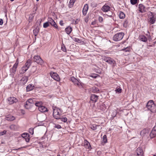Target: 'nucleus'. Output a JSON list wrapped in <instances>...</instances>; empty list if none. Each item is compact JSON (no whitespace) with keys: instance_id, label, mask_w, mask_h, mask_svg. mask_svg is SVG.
<instances>
[{"instance_id":"nucleus-1","label":"nucleus","mask_w":156,"mask_h":156,"mask_svg":"<svg viewBox=\"0 0 156 156\" xmlns=\"http://www.w3.org/2000/svg\"><path fill=\"white\" fill-rule=\"evenodd\" d=\"M146 108L151 112L154 113L156 112V107L155 104L153 101H150L147 103Z\"/></svg>"},{"instance_id":"nucleus-2","label":"nucleus","mask_w":156,"mask_h":156,"mask_svg":"<svg viewBox=\"0 0 156 156\" xmlns=\"http://www.w3.org/2000/svg\"><path fill=\"white\" fill-rule=\"evenodd\" d=\"M53 115L54 118L56 119H59L61 112L60 109L56 107H53Z\"/></svg>"},{"instance_id":"nucleus-3","label":"nucleus","mask_w":156,"mask_h":156,"mask_svg":"<svg viewBox=\"0 0 156 156\" xmlns=\"http://www.w3.org/2000/svg\"><path fill=\"white\" fill-rule=\"evenodd\" d=\"M34 105V102L33 99L30 98L27 100L24 105L25 108L27 109H30Z\"/></svg>"},{"instance_id":"nucleus-4","label":"nucleus","mask_w":156,"mask_h":156,"mask_svg":"<svg viewBox=\"0 0 156 156\" xmlns=\"http://www.w3.org/2000/svg\"><path fill=\"white\" fill-rule=\"evenodd\" d=\"M124 35L123 33H118L115 34L113 37V40L115 41H117L121 40Z\"/></svg>"},{"instance_id":"nucleus-5","label":"nucleus","mask_w":156,"mask_h":156,"mask_svg":"<svg viewBox=\"0 0 156 156\" xmlns=\"http://www.w3.org/2000/svg\"><path fill=\"white\" fill-rule=\"evenodd\" d=\"M34 62H37V64L41 66L44 65V61L40 56L38 55H35L34 57Z\"/></svg>"},{"instance_id":"nucleus-6","label":"nucleus","mask_w":156,"mask_h":156,"mask_svg":"<svg viewBox=\"0 0 156 156\" xmlns=\"http://www.w3.org/2000/svg\"><path fill=\"white\" fill-rule=\"evenodd\" d=\"M149 15L150 16L149 17V22L151 24H154L156 20V16L153 15L152 12H150Z\"/></svg>"},{"instance_id":"nucleus-7","label":"nucleus","mask_w":156,"mask_h":156,"mask_svg":"<svg viewBox=\"0 0 156 156\" xmlns=\"http://www.w3.org/2000/svg\"><path fill=\"white\" fill-rule=\"evenodd\" d=\"M104 61L110 64H113L114 65L115 61L112 58L110 57H105L104 58Z\"/></svg>"},{"instance_id":"nucleus-8","label":"nucleus","mask_w":156,"mask_h":156,"mask_svg":"<svg viewBox=\"0 0 156 156\" xmlns=\"http://www.w3.org/2000/svg\"><path fill=\"white\" fill-rule=\"evenodd\" d=\"M138 8L139 12L141 13L145 12L146 11L147 9L143 4H139L138 5Z\"/></svg>"},{"instance_id":"nucleus-9","label":"nucleus","mask_w":156,"mask_h":156,"mask_svg":"<svg viewBox=\"0 0 156 156\" xmlns=\"http://www.w3.org/2000/svg\"><path fill=\"white\" fill-rule=\"evenodd\" d=\"M156 136V126H155L152 129L150 134V136L151 139L155 138Z\"/></svg>"},{"instance_id":"nucleus-10","label":"nucleus","mask_w":156,"mask_h":156,"mask_svg":"<svg viewBox=\"0 0 156 156\" xmlns=\"http://www.w3.org/2000/svg\"><path fill=\"white\" fill-rule=\"evenodd\" d=\"M28 80V77L27 76L23 77L20 80V83L22 85L25 84Z\"/></svg>"},{"instance_id":"nucleus-11","label":"nucleus","mask_w":156,"mask_h":156,"mask_svg":"<svg viewBox=\"0 0 156 156\" xmlns=\"http://www.w3.org/2000/svg\"><path fill=\"white\" fill-rule=\"evenodd\" d=\"M50 75L52 78L54 80L57 81H58L60 80V78L57 73H53L52 74L51 73Z\"/></svg>"},{"instance_id":"nucleus-12","label":"nucleus","mask_w":156,"mask_h":156,"mask_svg":"<svg viewBox=\"0 0 156 156\" xmlns=\"http://www.w3.org/2000/svg\"><path fill=\"white\" fill-rule=\"evenodd\" d=\"M136 156H143V152L141 147L138 148L136 150Z\"/></svg>"},{"instance_id":"nucleus-13","label":"nucleus","mask_w":156,"mask_h":156,"mask_svg":"<svg viewBox=\"0 0 156 156\" xmlns=\"http://www.w3.org/2000/svg\"><path fill=\"white\" fill-rule=\"evenodd\" d=\"M29 136V134L27 133H24L22 134V137L27 142H28L30 140Z\"/></svg>"},{"instance_id":"nucleus-14","label":"nucleus","mask_w":156,"mask_h":156,"mask_svg":"<svg viewBox=\"0 0 156 156\" xmlns=\"http://www.w3.org/2000/svg\"><path fill=\"white\" fill-rule=\"evenodd\" d=\"M18 63H19L18 61H17L12 67V75L13 76V77L14 75L15 74L16 70V68L18 66Z\"/></svg>"},{"instance_id":"nucleus-15","label":"nucleus","mask_w":156,"mask_h":156,"mask_svg":"<svg viewBox=\"0 0 156 156\" xmlns=\"http://www.w3.org/2000/svg\"><path fill=\"white\" fill-rule=\"evenodd\" d=\"M88 9V5L87 4H86L84 5L82 10L83 14V15L85 16L86 15Z\"/></svg>"},{"instance_id":"nucleus-16","label":"nucleus","mask_w":156,"mask_h":156,"mask_svg":"<svg viewBox=\"0 0 156 156\" xmlns=\"http://www.w3.org/2000/svg\"><path fill=\"white\" fill-rule=\"evenodd\" d=\"M110 7L106 4H105L102 8L101 10L104 12H106L110 11Z\"/></svg>"},{"instance_id":"nucleus-17","label":"nucleus","mask_w":156,"mask_h":156,"mask_svg":"<svg viewBox=\"0 0 156 156\" xmlns=\"http://www.w3.org/2000/svg\"><path fill=\"white\" fill-rule=\"evenodd\" d=\"M149 133V130L148 129H144L140 132V134L141 136H144L147 135Z\"/></svg>"},{"instance_id":"nucleus-18","label":"nucleus","mask_w":156,"mask_h":156,"mask_svg":"<svg viewBox=\"0 0 156 156\" xmlns=\"http://www.w3.org/2000/svg\"><path fill=\"white\" fill-rule=\"evenodd\" d=\"M34 88V86L33 84H29L26 87V91L28 92L32 90Z\"/></svg>"},{"instance_id":"nucleus-19","label":"nucleus","mask_w":156,"mask_h":156,"mask_svg":"<svg viewBox=\"0 0 156 156\" xmlns=\"http://www.w3.org/2000/svg\"><path fill=\"white\" fill-rule=\"evenodd\" d=\"M98 98V96L94 94H93L91 95L90 100L94 102H95L97 101Z\"/></svg>"},{"instance_id":"nucleus-20","label":"nucleus","mask_w":156,"mask_h":156,"mask_svg":"<svg viewBox=\"0 0 156 156\" xmlns=\"http://www.w3.org/2000/svg\"><path fill=\"white\" fill-rule=\"evenodd\" d=\"M38 109L42 112H44L48 111L47 108L44 106L42 105L41 107L38 108Z\"/></svg>"},{"instance_id":"nucleus-21","label":"nucleus","mask_w":156,"mask_h":156,"mask_svg":"<svg viewBox=\"0 0 156 156\" xmlns=\"http://www.w3.org/2000/svg\"><path fill=\"white\" fill-rule=\"evenodd\" d=\"M31 64V60L29 59L28 60L26 63L25 64V66H23L24 67L27 68L28 69Z\"/></svg>"},{"instance_id":"nucleus-22","label":"nucleus","mask_w":156,"mask_h":156,"mask_svg":"<svg viewBox=\"0 0 156 156\" xmlns=\"http://www.w3.org/2000/svg\"><path fill=\"white\" fill-rule=\"evenodd\" d=\"M84 145L85 148L87 149H90L91 148L90 144L89 142L86 140L84 141Z\"/></svg>"},{"instance_id":"nucleus-23","label":"nucleus","mask_w":156,"mask_h":156,"mask_svg":"<svg viewBox=\"0 0 156 156\" xmlns=\"http://www.w3.org/2000/svg\"><path fill=\"white\" fill-rule=\"evenodd\" d=\"M18 101V100L14 97H10V104L16 103Z\"/></svg>"},{"instance_id":"nucleus-24","label":"nucleus","mask_w":156,"mask_h":156,"mask_svg":"<svg viewBox=\"0 0 156 156\" xmlns=\"http://www.w3.org/2000/svg\"><path fill=\"white\" fill-rule=\"evenodd\" d=\"M65 31L67 34H69L72 31V28L71 27H68L65 29Z\"/></svg>"},{"instance_id":"nucleus-25","label":"nucleus","mask_w":156,"mask_h":156,"mask_svg":"<svg viewBox=\"0 0 156 156\" xmlns=\"http://www.w3.org/2000/svg\"><path fill=\"white\" fill-rule=\"evenodd\" d=\"M27 68H26L24 67H22L21 69L20 70L19 72L20 74H22L25 73V72L27 70Z\"/></svg>"},{"instance_id":"nucleus-26","label":"nucleus","mask_w":156,"mask_h":156,"mask_svg":"<svg viewBox=\"0 0 156 156\" xmlns=\"http://www.w3.org/2000/svg\"><path fill=\"white\" fill-rule=\"evenodd\" d=\"M119 16L120 19H123L125 17V16L124 13L120 11L119 12Z\"/></svg>"},{"instance_id":"nucleus-27","label":"nucleus","mask_w":156,"mask_h":156,"mask_svg":"<svg viewBox=\"0 0 156 156\" xmlns=\"http://www.w3.org/2000/svg\"><path fill=\"white\" fill-rule=\"evenodd\" d=\"M140 39L141 41L144 42L147 41V38L145 36H141L140 37Z\"/></svg>"},{"instance_id":"nucleus-28","label":"nucleus","mask_w":156,"mask_h":156,"mask_svg":"<svg viewBox=\"0 0 156 156\" xmlns=\"http://www.w3.org/2000/svg\"><path fill=\"white\" fill-rule=\"evenodd\" d=\"M73 83L75 85H76L78 87H80L81 86V84L76 79L75 81H74V82H73Z\"/></svg>"},{"instance_id":"nucleus-29","label":"nucleus","mask_w":156,"mask_h":156,"mask_svg":"<svg viewBox=\"0 0 156 156\" xmlns=\"http://www.w3.org/2000/svg\"><path fill=\"white\" fill-rule=\"evenodd\" d=\"M42 102H37L34 103V104L38 108L41 107L42 106Z\"/></svg>"},{"instance_id":"nucleus-30","label":"nucleus","mask_w":156,"mask_h":156,"mask_svg":"<svg viewBox=\"0 0 156 156\" xmlns=\"http://www.w3.org/2000/svg\"><path fill=\"white\" fill-rule=\"evenodd\" d=\"M39 32V30L38 29H36L34 30H33V33L34 35H35V36H37V35L38 34V33Z\"/></svg>"},{"instance_id":"nucleus-31","label":"nucleus","mask_w":156,"mask_h":156,"mask_svg":"<svg viewBox=\"0 0 156 156\" xmlns=\"http://www.w3.org/2000/svg\"><path fill=\"white\" fill-rule=\"evenodd\" d=\"M103 142L105 143L107 142V136L106 135H105L102 138Z\"/></svg>"},{"instance_id":"nucleus-32","label":"nucleus","mask_w":156,"mask_h":156,"mask_svg":"<svg viewBox=\"0 0 156 156\" xmlns=\"http://www.w3.org/2000/svg\"><path fill=\"white\" fill-rule=\"evenodd\" d=\"M122 50L125 51V52H129L131 51V49L129 47H127L122 49Z\"/></svg>"},{"instance_id":"nucleus-33","label":"nucleus","mask_w":156,"mask_h":156,"mask_svg":"<svg viewBox=\"0 0 156 156\" xmlns=\"http://www.w3.org/2000/svg\"><path fill=\"white\" fill-rule=\"evenodd\" d=\"M115 91L116 92L120 93L122 92V89L120 87H119L116 88Z\"/></svg>"},{"instance_id":"nucleus-34","label":"nucleus","mask_w":156,"mask_h":156,"mask_svg":"<svg viewBox=\"0 0 156 156\" xmlns=\"http://www.w3.org/2000/svg\"><path fill=\"white\" fill-rule=\"evenodd\" d=\"M117 113V111L116 110L113 111V112L112 113V116L113 118H114L116 116Z\"/></svg>"},{"instance_id":"nucleus-35","label":"nucleus","mask_w":156,"mask_h":156,"mask_svg":"<svg viewBox=\"0 0 156 156\" xmlns=\"http://www.w3.org/2000/svg\"><path fill=\"white\" fill-rule=\"evenodd\" d=\"M52 26L54 27L55 28L58 29V27L55 22L54 21L51 24Z\"/></svg>"},{"instance_id":"nucleus-36","label":"nucleus","mask_w":156,"mask_h":156,"mask_svg":"<svg viewBox=\"0 0 156 156\" xmlns=\"http://www.w3.org/2000/svg\"><path fill=\"white\" fill-rule=\"evenodd\" d=\"M74 41L78 43H81L82 42V41L81 39H78L77 38H75L74 39Z\"/></svg>"},{"instance_id":"nucleus-37","label":"nucleus","mask_w":156,"mask_h":156,"mask_svg":"<svg viewBox=\"0 0 156 156\" xmlns=\"http://www.w3.org/2000/svg\"><path fill=\"white\" fill-rule=\"evenodd\" d=\"M97 126H98L95 125H93L91 126V128L93 130H95L97 129Z\"/></svg>"},{"instance_id":"nucleus-38","label":"nucleus","mask_w":156,"mask_h":156,"mask_svg":"<svg viewBox=\"0 0 156 156\" xmlns=\"http://www.w3.org/2000/svg\"><path fill=\"white\" fill-rule=\"evenodd\" d=\"M49 26V22H47L44 23L43 24V27L45 28H46Z\"/></svg>"},{"instance_id":"nucleus-39","label":"nucleus","mask_w":156,"mask_h":156,"mask_svg":"<svg viewBox=\"0 0 156 156\" xmlns=\"http://www.w3.org/2000/svg\"><path fill=\"white\" fill-rule=\"evenodd\" d=\"M59 119H60L63 122H66L67 121V119L66 117L62 118H61L60 117Z\"/></svg>"},{"instance_id":"nucleus-40","label":"nucleus","mask_w":156,"mask_h":156,"mask_svg":"<svg viewBox=\"0 0 156 156\" xmlns=\"http://www.w3.org/2000/svg\"><path fill=\"white\" fill-rule=\"evenodd\" d=\"M54 21L51 18H49L48 19V22H49V23L51 24Z\"/></svg>"},{"instance_id":"nucleus-41","label":"nucleus","mask_w":156,"mask_h":156,"mask_svg":"<svg viewBox=\"0 0 156 156\" xmlns=\"http://www.w3.org/2000/svg\"><path fill=\"white\" fill-rule=\"evenodd\" d=\"M29 133L31 135H33L34 134V129L31 128L29 129Z\"/></svg>"},{"instance_id":"nucleus-42","label":"nucleus","mask_w":156,"mask_h":156,"mask_svg":"<svg viewBox=\"0 0 156 156\" xmlns=\"http://www.w3.org/2000/svg\"><path fill=\"white\" fill-rule=\"evenodd\" d=\"M137 0H130V2L132 4L135 5L136 3Z\"/></svg>"},{"instance_id":"nucleus-43","label":"nucleus","mask_w":156,"mask_h":156,"mask_svg":"<svg viewBox=\"0 0 156 156\" xmlns=\"http://www.w3.org/2000/svg\"><path fill=\"white\" fill-rule=\"evenodd\" d=\"M61 49L62 50L64 51V52H66V49L65 47V46L64 45H62L61 46Z\"/></svg>"},{"instance_id":"nucleus-44","label":"nucleus","mask_w":156,"mask_h":156,"mask_svg":"<svg viewBox=\"0 0 156 156\" xmlns=\"http://www.w3.org/2000/svg\"><path fill=\"white\" fill-rule=\"evenodd\" d=\"M34 14H30L29 16V20H32L33 17H34Z\"/></svg>"},{"instance_id":"nucleus-45","label":"nucleus","mask_w":156,"mask_h":156,"mask_svg":"<svg viewBox=\"0 0 156 156\" xmlns=\"http://www.w3.org/2000/svg\"><path fill=\"white\" fill-rule=\"evenodd\" d=\"M10 129H16V126L15 125H11L10 126Z\"/></svg>"},{"instance_id":"nucleus-46","label":"nucleus","mask_w":156,"mask_h":156,"mask_svg":"<svg viewBox=\"0 0 156 156\" xmlns=\"http://www.w3.org/2000/svg\"><path fill=\"white\" fill-rule=\"evenodd\" d=\"M90 76L93 78H96L97 76V75L96 74H93L90 75Z\"/></svg>"},{"instance_id":"nucleus-47","label":"nucleus","mask_w":156,"mask_h":156,"mask_svg":"<svg viewBox=\"0 0 156 156\" xmlns=\"http://www.w3.org/2000/svg\"><path fill=\"white\" fill-rule=\"evenodd\" d=\"M75 1V0H70L69 3L71 6H73Z\"/></svg>"},{"instance_id":"nucleus-48","label":"nucleus","mask_w":156,"mask_h":156,"mask_svg":"<svg viewBox=\"0 0 156 156\" xmlns=\"http://www.w3.org/2000/svg\"><path fill=\"white\" fill-rule=\"evenodd\" d=\"M6 133V131L5 130H4L3 131L0 132V135L2 136L5 134Z\"/></svg>"},{"instance_id":"nucleus-49","label":"nucleus","mask_w":156,"mask_h":156,"mask_svg":"<svg viewBox=\"0 0 156 156\" xmlns=\"http://www.w3.org/2000/svg\"><path fill=\"white\" fill-rule=\"evenodd\" d=\"M55 127L58 129H60L61 128V126L59 124L55 125Z\"/></svg>"},{"instance_id":"nucleus-50","label":"nucleus","mask_w":156,"mask_h":156,"mask_svg":"<svg viewBox=\"0 0 156 156\" xmlns=\"http://www.w3.org/2000/svg\"><path fill=\"white\" fill-rule=\"evenodd\" d=\"M98 20L100 22H102L103 21V19L101 16H99L98 18Z\"/></svg>"},{"instance_id":"nucleus-51","label":"nucleus","mask_w":156,"mask_h":156,"mask_svg":"<svg viewBox=\"0 0 156 156\" xmlns=\"http://www.w3.org/2000/svg\"><path fill=\"white\" fill-rule=\"evenodd\" d=\"M76 79L73 77H72L70 78V80L73 83Z\"/></svg>"},{"instance_id":"nucleus-52","label":"nucleus","mask_w":156,"mask_h":156,"mask_svg":"<svg viewBox=\"0 0 156 156\" xmlns=\"http://www.w3.org/2000/svg\"><path fill=\"white\" fill-rule=\"evenodd\" d=\"M88 18L89 17L87 16L84 19V21L86 23H87L88 21Z\"/></svg>"},{"instance_id":"nucleus-53","label":"nucleus","mask_w":156,"mask_h":156,"mask_svg":"<svg viewBox=\"0 0 156 156\" xmlns=\"http://www.w3.org/2000/svg\"><path fill=\"white\" fill-rule=\"evenodd\" d=\"M15 119V117L14 116H10V121L14 120Z\"/></svg>"},{"instance_id":"nucleus-54","label":"nucleus","mask_w":156,"mask_h":156,"mask_svg":"<svg viewBox=\"0 0 156 156\" xmlns=\"http://www.w3.org/2000/svg\"><path fill=\"white\" fill-rule=\"evenodd\" d=\"M112 12H111L110 13H109V14H105V15L107 16H111L112 15Z\"/></svg>"},{"instance_id":"nucleus-55","label":"nucleus","mask_w":156,"mask_h":156,"mask_svg":"<svg viewBox=\"0 0 156 156\" xmlns=\"http://www.w3.org/2000/svg\"><path fill=\"white\" fill-rule=\"evenodd\" d=\"M3 23V20L1 19H0V25H2Z\"/></svg>"},{"instance_id":"nucleus-56","label":"nucleus","mask_w":156,"mask_h":156,"mask_svg":"<svg viewBox=\"0 0 156 156\" xmlns=\"http://www.w3.org/2000/svg\"><path fill=\"white\" fill-rule=\"evenodd\" d=\"M59 24L61 26H63L64 23H63V21L62 20L60 21L59 22Z\"/></svg>"},{"instance_id":"nucleus-57","label":"nucleus","mask_w":156,"mask_h":156,"mask_svg":"<svg viewBox=\"0 0 156 156\" xmlns=\"http://www.w3.org/2000/svg\"><path fill=\"white\" fill-rule=\"evenodd\" d=\"M79 20L78 19H77L75 21V22H74V23L75 24H77L79 22Z\"/></svg>"},{"instance_id":"nucleus-58","label":"nucleus","mask_w":156,"mask_h":156,"mask_svg":"<svg viewBox=\"0 0 156 156\" xmlns=\"http://www.w3.org/2000/svg\"><path fill=\"white\" fill-rule=\"evenodd\" d=\"M34 11L33 13L32 14H34H34L35 13L36 10H37V8H35Z\"/></svg>"},{"instance_id":"nucleus-59","label":"nucleus","mask_w":156,"mask_h":156,"mask_svg":"<svg viewBox=\"0 0 156 156\" xmlns=\"http://www.w3.org/2000/svg\"><path fill=\"white\" fill-rule=\"evenodd\" d=\"M21 113L23 115L25 114V112L23 110H21Z\"/></svg>"},{"instance_id":"nucleus-60","label":"nucleus","mask_w":156,"mask_h":156,"mask_svg":"<svg viewBox=\"0 0 156 156\" xmlns=\"http://www.w3.org/2000/svg\"><path fill=\"white\" fill-rule=\"evenodd\" d=\"M153 142L154 143H156V137L154 139Z\"/></svg>"},{"instance_id":"nucleus-61","label":"nucleus","mask_w":156,"mask_h":156,"mask_svg":"<svg viewBox=\"0 0 156 156\" xmlns=\"http://www.w3.org/2000/svg\"><path fill=\"white\" fill-rule=\"evenodd\" d=\"M32 69H35V70H36L37 69V68L33 66L32 68Z\"/></svg>"},{"instance_id":"nucleus-62","label":"nucleus","mask_w":156,"mask_h":156,"mask_svg":"<svg viewBox=\"0 0 156 156\" xmlns=\"http://www.w3.org/2000/svg\"><path fill=\"white\" fill-rule=\"evenodd\" d=\"M95 23V22H93L91 23V24L92 25H94V24Z\"/></svg>"},{"instance_id":"nucleus-63","label":"nucleus","mask_w":156,"mask_h":156,"mask_svg":"<svg viewBox=\"0 0 156 156\" xmlns=\"http://www.w3.org/2000/svg\"><path fill=\"white\" fill-rule=\"evenodd\" d=\"M153 156H156V153L153 155Z\"/></svg>"},{"instance_id":"nucleus-64","label":"nucleus","mask_w":156,"mask_h":156,"mask_svg":"<svg viewBox=\"0 0 156 156\" xmlns=\"http://www.w3.org/2000/svg\"><path fill=\"white\" fill-rule=\"evenodd\" d=\"M57 156H60L59 154Z\"/></svg>"}]
</instances>
